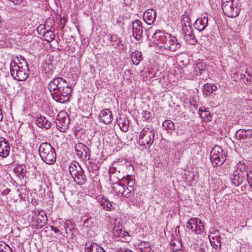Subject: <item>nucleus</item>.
Instances as JSON below:
<instances>
[{
	"label": "nucleus",
	"mask_w": 252,
	"mask_h": 252,
	"mask_svg": "<svg viewBox=\"0 0 252 252\" xmlns=\"http://www.w3.org/2000/svg\"><path fill=\"white\" fill-rule=\"evenodd\" d=\"M182 26L181 35L185 42L190 45H195L197 43L193 32V29L189 17L183 15L181 19Z\"/></svg>",
	"instance_id": "obj_1"
},
{
	"label": "nucleus",
	"mask_w": 252,
	"mask_h": 252,
	"mask_svg": "<svg viewBox=\"0 0 252 252\" xmlns=\"http://www.w3.org/2000/svg\"><path fill=\"white\" fill-rule=\"evenodd\" d=\"M41 159L48 164H53L56 161V154L54 149L48 142L42 143L38 149Z\"/></svg>",
	"instance_id": "obj_2"
},
{
	"label": "nucleus",
	"mask_w": 252,
	"mask_h": 252,
	"mask_svg": "<svg viewBox=\"0 0 252 252\" xmlns=\"http://www.w3.org/2000/svg\"><path fill=\"white\" fill-rule=\"evenodd\" d=\"M23 65L18 66L17 63L12 61L10 63V73L15 80L19 81H25L28 77L29 73V65L27 63L23 62Z\"/></svg>",
	"instance_id": "obj_3"
},
{
	"label": "nucleus",
	"mask_w": 252,
	"mask_h": 252,
	"mask_svg": "<svg viewBox=\"0 0 252 252\" xmlns=\"http://www.w3.org/2000/svg\"><path fill=\"white\" fill-rule=\"evenodd\" d=\"M68 169L71 176L78 185L85 184L87 181L86 176L78 162L74 161L70 163Z\"/></svg>",
	"instance_id": "obj_4"
},
{
	"label": "nucleus",
	"mask_w": 252,
	"mask_h": 252,
	"mask_svg": "<svg viewBox=\"0 0 252 252\" xmlns=\"http://www.w3.org/2000/svg\"><path fill=\"white\" fill-rule=\"evenodd\" d=\"M72 89L69 84L63 86L62 89H59V91L54 94H52V97L56 101L63 103L70 100L71 96Z\"/></svg>",
	"instance_id": "obj_5"
},
{
	"label": "nucleus",
	"mask_w": 252,
	"mask_h": 252,
	"mask_svg": "<svg viewBox=\"0 0 252 252\" xmlns=\"http://www.w3.org/2000/svg\"><path fill=\"white\" fill-rule=\"evenodd\" d=\"M155 133L154 130L146 131L142 129L139 134L138 143L140 146H144L145 149L149 148L154 142Z\"/></svg>",
	"instance_id": "obj_6"
},
{
	"label": "nucleus",
	"mask_w": 252,
	"mask_h": 252,
	"mask_svg": "<svg viewBox=\"0 0 252 252\" xmlns=\"http://www.w3.org/2000/svg\"><path fill=\"white\" fill-rule=\"evenodd\" d=\"M68 84L67 81L61 77H55L49 82L48 85V90L51 95L59 91V89H62L63 86Z\"/></svg>",
	"instance_id": "obj_7"
},
{
	"label": "nucleus",
	"mask_w": 252,
	"mask_h": 252,
	"mask_svg": "<svg viewBox=\"0 0 252 252\" xmlns=\"http://www.w3.org/2000/svg\"><path fill=\"white\" fill-rule=\"evenodd\" d=\"M171 34L165 32L164 31L156 30L152 36L153 42L160 48V45L164 44L168 38H171Z\"/></svg>",
	"instance_id": "obj_8"
},
{
	"label": "nucleus",
	"mask_w": 252,
	"mask_h": 252,
	"mask_svg": "<svg viewBox=\"0 0 252 252\" xmlns=\"http://www.w3.org/2000/svg\"><path fill=\"white\" fill-rule=\"evenodd\" d=\"M77 156L82 160L88 161L90 159L91 150L85 145L78 143L74 147Z\"/></svg>",
	"instance_id": "obj_9"
},
{
	"label": "nucleus",
	"mask_w": 252,
	"mask_h": 252,
	"mask_svg": "<svg viewBox=\"0 0 252 252\" xmlns=\"http://www.w3.org/2000/svg\"><path fill=\"white\" fill-rule=\"evenodd\" d=\"M222 9L225 15L231 18L237 17L240 10L238 7V2L235 0L231 2L230 3L224 4Z\"/></svg>",
	"instance_id": "obj_10"
},
{
	"label": "nucleus",
	"mask_w": 252,
	"mask_h": 252,
	"mask_svg": "<svg viewBox=\"0 0 252 252\" xmlns=\"http://www.w3.org/2000/svg\"><path fill=\"white\" fill-rule=\"evenodd\" d=\"M69 119L68 115L61 112L57 116L56 120V126L61 131L64 132L68 127Z\"/></svg>",
	"instance_id": "obj_11"
},
{
	"label": "nucleus",
	"mask_w": 252,
	"mask_h": 252,
	"mask_svg": "<svg viewBox=\"0 0 252 252\" xmlns=\"http://www.w3.org/2000/svg\"><path fill=\"white\" fill-rule=\"evenodd\" d=\"M186 226L187 228L197 234L201 233L204 229L202 221L201 220L196 218L189 219L187 222Z\"/></svg>",
	"instance_id": "obj_12"
},
{
	"label": "nucleus",
	"mask_w": 252,
	"mask_h": 252,
	"mask_svg": "<svg viewBox=\"0 0 252 252\" xmlns=\"http://www.w3.org/2000/svg\"><path fill=\"white\" fill-rule=\"evenodd\" d=\"M47 222V217L44 211L38 212V215L35 218H32V226L36 229H40L43 227Z\"/></svg>",
	"instance_id": "obj_13"
},
{
	"label": "nucleus",
	"mask_w": 252,
	"mask_h": 252,
	"mask_svg": "<svg viewBox=\"0 0 252 252\" xmlns=\"http://www.w3.org/2000/svg\"><path fill=\"white\" fill-rule=\"evenodd\" d=\"M132 35L134 38L137 40L140 41L142 39L143 27L141 22L139 20H136L132 23Z\"/></svg>",
	"instance_id": "obj_14"
},
{
	"label": "nucleus",
	"mask_w": 252,
	"mask_h": 252,
	"mask_svg": "<svg viewBox=\"0 0 252 252\" xmlns=\"http://www.w3.org/2000/svg\"><path fill=\"white\" fill-rule=\"evenodd\" d=\"M168 39H169L168 40L167 39L164 44L160 45V48L174 52L180 48L181 45L176 37L171 35V38H168Z\"/></svg>",
	"instance_id": "obj_15"
},
{
	"label": "nucleus",
	"mask_w": 252,
	"mask_h": 252,
	"mask_svg": "<svg viewBox=\"0 0 252 252\" xmlns=\"http://www.w3.org/2000/svg\"><path fill=\"white\" fill-rule=\"evenodd\" d=\"M10 152L9 144L7 140L3 137L0 138V157L5 158Z\"/></svg>",
	"instance_id": "obj_16"
},
{
	"label": "nucleus",
	"mask_w": 252,
	"mask_h": 252,
	"mask_svg": "<svg viewBox=\"0 0 252 252\" xmlns=\"http://www.w3.org/2000/svg\"><path fill=\"white\" fill-rule=\"evenodd\" d=\"M100 121L106 125L110 124L113 120V115L109 109H105L102 110L99 114Z\"/></svg>",
	"instance_id": "obj_17"
},
{
	"label": "nucleus",
	"mask_w": 252,
	"mask_h": 252,
	"mask_svg": "<svg viewBox=\"0 0 252 252\" xmlns=\"http://www.w3.org/2000/svg\"><path fill=\"white\" fill-rule=\"evenodd\" d=\"M156 12L153 9H149L143 14V20L148 25H152L156 20Z\"/></svg>",
	"instance_id": "obj_18"
},
{
	"label": "nucleus",
	"mask_w": 252,
	"mask_h": 252,
	"mask_svg": "<svg viewBox=\"0 0 252 252\" xmlns=\"http://www.w3.org/2000/svg\"><path fill=\"white\" fill-rule=\"evenodd\" d=\"M230 179L231 183L235 187H238L243 183L245 180V177L242 174H240L238 170H235L231 174Z\"/></svg>",
	"instance_id": "obj_19"
},
{
	"label": "nucleus",
	"mask_w": 252,
	"mask_h": 252,
	"mask_svg": "<svg viewBox=\"0 0 252 252\" xmlns=\"http://www.w3.org/2000/svg\"><path fill=\"white\" fill-rule=\"evenodd\" d=\"M208 24V18L204 16L197 19L194 24V28L198 31L201 32L203 31Z\"/></svg>",
	"instance_id": "obj_20"
},
{
	"label": "nucleus",
	"mask_w": 252,
	"mask_h": 252,
	"mask_svg": "<svg viewBox=\"0 0 252 252\" xmlns=\"http://www.w3.org/2000/svg\"><path fill=\"white\" fill-rule=\"evenodd\" d=\"M36 124L39 127L46 129H49L51 125V122L41 115L37 116Z\"/></svg>",
	"instance_id": "obj_21"
},
{
	"label": "nucleus",
	"mask_w": 252,
	"mask_h": 252,
	"mask_svg": "<svg viewBox=\"0 0 252 252\" xmlns=\"http://www.w3.org/2000/svg\"><path fill=\"white\" fill-rule=\"evenodd\" d=\"M117 123L122 131L126 132L128 130L129 121L126 116L124 115L120 116L119 119H117Z\"/></svg>",
	"instance_id": "obj_22"
},
{
	"label": "nucleus",
	"mask_w": 252,
	"mask_h": 252,
	"mask_svg": "<svg viewBox=\"0 0 252 252\" xmlns=\"http://www.w3.org/2000/svg\"><path fill=\"white\" fill-rule=\"evenodd\" d=\"M112 232L114 235L117 237H125L128 236V232L124 230L122 225H117L115 224L113 228Z\"/></svg>",
	"instance_id": "obj_23"
},
{
	"label": "nucleus",
	"mask_w": 252,
	"mask_h": 252,
	"mask_svg": "<svg viewBox=\"0 0 252 252\" xmlns=\"http://www.w3.org/2000/svg\"><path fill=\"white\" fill-rule=\"evenodd\" d=\"M124 179V177H118V181L113 183L112 185V188L114 191L118 195H122L125 191V186L120 183V180Z\"/></svg>",
	"instance_id": "obj_24"
},
{
	"label": "nucleus",
	"mask_w": 252,
	"mask_h": 252,
	"mask_svg": "<svg viewBox=\"0 0 252 252\" xmlns=\"http://www.w3.org/2000/svg\"><path fill=\"white\" fill-rule=\"evenodd\" d=\"M130 57L132 63L134 64L137 65L140 63L141 61L142 60V52L137 50L132 52L131 54Z\"/></svg>",
	"instance_id": "obj_25"
},
{
	"label": "nucleus",
	"mask_w": 252,
	"mask_h": 252,
	"mask_svg": "<svg viewBox=\"0 0 252 252\" xmlns=\"http://www.w3.org/2000/svg\"><path fill=\"white\" fill-rule=\"evenodd\" d=\"M199 114L200 118L205 122L211 121L212 117L211 113L207 111L205 107H200L199 109Z\"/></svg>",
	"instance_id": "obj_26"
},
{
	"label": "nucleus",
	"mask_w": 252,
	"mask_h": 252,
	"mask_svg": "<svg viewBox=\"0 0 252 252\" xmlns=\"http://www.w3.org/2000/svg\"><path fill=\"white\" fill-rule=\"evenodd\" d=\"M206 71V64L203 62L197 63L194 67V74L197 75H201Z\"/></svg>",
	"instance_id": "obj_27"
},
{
	"label": "nucleus",
	"mask_w": 252,
	"mask_h": 252,
	"mask_svg": "<svg viewBox=\"0 0 252 252\" xmlns=\"http://www.w3.org/2000/svg\"><path fill=\"white\" fill-rule=\"evenodd\" d=\"M14 171L20 179H23L27 173L26 166L24 164L17 165L14 169Z\"/></svg>",
	"instance_id": "obj_28"
},
{
	"label": "nucleus",
	"mask_w": 252,
	"mask_h": 252,
	"mask_svg": "<svg viewBox=\"0 0 252 252\" xmlns=\"http://www.w3.org/2000/svg\"><path fill=\"white\" fill-rule=\"evenodd\" d=\"M163 128L169 133H173L175 130V124L170 120H165L162 123Z\"/></svg>",
	"instance_id": "obj_29"
},
{
	"label": "nucleus",
	"mask_w": 252,
	"mask_h": 252,
	"mask_svg": "<svg viewBox=\"0 0 252 252\" xmlns=\"http://www.w3.org/2000/svg\"><path fill=\"white\" fill-rule=\"evenodd\" d=\"M114 205V203L109 201L108 199L105 198H102L101 205L103 209L107 211H111L115 208Z\"/></svg>",
	"instance_id": "obj_30"
},
{
	"label": "nucleus",
	"mask_w": 252,
	"mask_h": 252,
	"mask_svg": "<svg viewBox=\"0 0 252 252\" xmlns=\"http://www.w3.org/2000/svg\"><path fill=\"white\" fill-rule=\"evenodd\" d=\"M106 37L108 40H109V45L114 46V44L113 42H114L117 46H119L121 43L120 39L118 38V35L116 34H109L106 35Z\"/></svg>",
	"instance_id": "obj_31"
},
{
	"label": "nucleus",
	"mask_w": 252,
	"mask_h": 252,
	"mask_svg": "<svg viewBox=\"0 0 252 252\" xmlns=\"http://www.w3.org/2000/svg\"><path fill=\"white\" fill-rule=\"evenodd\" d=\"M210 158L214 167L220 166L224 163V158H220V156H217L216 158H215V157L210 156Z\"/></svg>",
	"instance_id": "obj_32"
},
{
	"label": "nucleus",
	"mask_w": 252,
	"mask_h": 252,
	"mask_svg": "<svg viewBox=\"0 0 252 252\" xmlns=\"http://www.w3.org/2000/svg\"><path fill=\"white\" fill-rule=\"evenodd\" d=\"M210 242L211 243V246L215 249L218 248V247L220 249L221 248V241H220V237L216 236V238L214 237L212 238H209Z\"/></svg>",
	"instance_id": "obj_33"
},
{
	"label": "nucleus",
	"mask_w": 252,
	"mask_h": 252,
	"mask_svg": "<svg viewBox=\"0 0 252 252\" xmlns=\"http://www.w3.org/2000/svg\"><path fill=\"white\" fill-rule=\"evenodd\" d=\"M86 252H106L100 246L96 244H92L88 247L87 251Z\"/></svg>",
	"instance_id": "obj_34"
},
{
	"label": "nucleus",
	"mask_w": 252,
	"mask_h": 252,
	"mask_svg": "<svg viewBox=\"0 0 252 252\" xmlns=\"http://www.w3.org/2000/svg\"><path fill=\"white\" fill-rule=\"evenodd\" d=\"M64 228L66 233H68V231H71L72 233L77 231L75 229L73 222L70 220H66L64 223Z\"/></svg>",
	"instance_id": "obj_35"
},
{
	"label": "nucleus",
	"mask_w": 252,
	"mask_h": 252,
	"mask_svg": "<svg viewBox=\"0 0 252 252\" xmlns=\"http://www.w3.org/2000/svg\"><path fill=\"white\" fill-rule=\"evenodd\" d=\"M134 190H132L131 188L125 187V191L122 193L121 196L130 199L132 197H133L134 195Z\"/></svg>",
	"instance_id": "obj_36"
},
{
	"label": "nucleus",
	"mask_w": 252,
	"mask_h": 252,
	"mask_svg": "<svg viewBox=\"0 0 252 252\" xmlns=\"http://www.w3.org/2000/svg\"><path fill=\"white\" fill-rule=\"evenodd\" d=\"M113 170H114V169L113 168V167L109 170V174H110L109 180L112 184L113 183H115L116 182H117L118 181V177H119L117 175V169H115V171H112ZM120 177H122L120 176ZM123 177L124 178V176Z\"/></svg>",
	"instance_id": "obj_37"
},
{
	"label": "nucleus",
	"mask_w": 252,
	"mask_h": 252,
	"mask_svg": "<svg viewBox=\"0 0 252 252\" xmlns=\"http://www.w3.org/2000/svg\"><path fill=\"white\" fill-rule=\"evenodd\" d=\"M222 149L218 145H215L212 149L210 156L215 157V158L217 156H220V154L222 153Z\"/></svg>",
	"instance_id": "obj_38"
},
{
	"label": "nucleus",
	"mask_w": 252,
	"mask_h": 252,
	"mask_svg": "<svg viewBox=\"0 0 252 252\" xmlns=\"http://www.w3.org/2000/svg\"><path fill=\"white\" fill-rule=\"evenodd\" d=\"M43 36L45 38V40L48 42H51L55 38V34L53 31H48L44 32Z\"/></svg>",
	"instance_id": "obj_39"
},
{
	"label": "nucleus",
	"mask_w": 252,
	"mask_h": 252,
	"mask_svg": "<svg viewBox=\"0 0 252 252\" xmlns=\"http://www.w3.org/2000/svg\"><path fill=\"white\" fill-rule=\"evenodd\" d=\"M246 129H240L235 133V138L239 140H245Z\"/></svg>",
	"instance_id": "obj_40"
},
{
	"label": "nucleus",
	"mask_w": 252,
	"mask_h": 252,
	"mask_svg": "<svg viewBox=\"0 0 252 252\" xmlns=\"http://www.w3.org/2000/svg\"><path fill=\"white\" fill-rule=\"evenodd\" d=\"M127 181V188H131L132 190L135 189V180L132 179L130 176H127L126 178Z\"/></svg>",
	"instance_id": "obj_41"
},
{
	"label": "nucleus",
	"mask_w": 252,
	"mask_h": 252,
	"mask_svg": "<svg viewBox=\"0 0 252 252\" xmlns=\"http://www.w3.org/2000/svg\"><path fill=\"white\" fill-rule=\"evenodd\" d=\"M170 244L171 248L173 252H177L181 249V244L179 241L172 242Z\"/></svg>",
	"instance_id": "obj_42"
},
{
	"label": "nucleus",
	"mask_w": 252,
	"mask_h": 252,
	"mask_svg": "<svg viewBox=\"0 0 252 252\" xmlns=\"http://www.w3.org/2000/svg\"><path fill=\"white\" fill-rule=\"evenodd\" d=\"M126 163V160L125 159H117L116 161H114L112 164V167L114 169H117L118 166L120 165H123Z\"/></svg>",
	"instance_id": "obj_43"
},
{
	"label": "nucleus",
	"mask_w": 252,
	"mask_h": 252,
	"mask_svg": "<svg viewBox=\"0 0 252 252\" xmlns=\"http://www.w3.org/2000/svg\"><path fill=\"white\" fill-rule=\"evenodd\" d=\"M211 84H205L203 86V94L206 95H209L212 94V91H211Z\"/></svg>",
	"instance_id": "obj_44"
},
{
	"label": "nucleus",
	"mask_w": 252,
	"mask_h": 252,
	"mask_svg": "<svg viewBox=\"0 0 252 252\" xmlns=\"http://www.w3.org/2000/svg\"><path fill=\"white\" fill-rule=\"evenodd\" d=\"M185 125L181 124L180 126H178L177 128L176 133L178 136L182 135L185 134L186 132L185 129Z\"/></svg>",
	"instance_id": "obj_45"
},
{
	"label": "nucleus",
	"mask_w": 252,
	"mask_h": 252,
	"mask_svg": "<svg viewBox=\"0 0 252 252\" xmlns=\"http://www.w3.org/2000/svg\"><path fill=\"white\" fill-rule=\"evenodd\" d=\"M237 168L238 170L242 172L246 171L248 168V166L244 162L240 161L237 164Z\"/></svg>",
	"instance_id": "obj_46"
},
{
	"label": "nucleus",
	"mask_w": 252,
	"mask_h": 252,
	"mask_svg": "<svg viewBox=\"0 0 252 252\" xmlns=\"http://www.w3.org/2000/svg\"><path fill=\"white\" fill-rule=\"evenodd\" d=\"M0 252H12V250L11 248L6 245L5 243L0 245Z\"/></svg>",
	"instance_id": "obj_47"
},
{
	"label": "nucleus",
	"mask_w": 252,
	"mask_h": 252,
	"mask_svg": "<svg viewBox=\"0 0 252 252\" xmlns=\"http://www.w3.org/2000/svg\"><path fill=\"white\" fill-rule=\"evenodd\" d=\"M151 115L152 114L150 112L147 111L146 110L143 111L142 113L143 119L148 122H151L152 120Z\"/></svg>",
	"instance_id": "obj_48"
},
{
	"label": "nucleus",
	"mask_w": 252,
	"mask_h": 252,
	"mask_svg": "<svg viewBox=\"0 0 252 252\" xmlns=\"http://www.w3.org/2000/svg\"><path fill=\"white\" fill-rule=\"evenodd\" d=\"M246 176L247 181L252 188V171L248 172Z\"/></svg>",
	"instance_id": "obj_49"
},
{
	"label": "nucleus",
	"mask_w": 252,
	"mask_h": 252,
	"mask_svg": "<svg viewBox=\"0 0 252 252\" xmlns=\"http://www.w3.org/2000/svg\"><path fill=\"white\" fill-rule=\"evenodd\" d=\"M154 32L153 29L152 27H150V28L145 30V35L147 36V40L149 41H151L152 39L150 38V34L153 33Z\"/></svg>",
	"instance_id": "obj_50"
},
{
	"label": "nucleus",
	"mask_w": 252,
	"mask_h": 252,
	"mask_svg": "<svg viewBox=\"0 0 252 252\" xmlns=\"http://www.w3.org/2000/svg\"><path fill=\"white\" fill-rule=\"evenodd\" d=\"M37 31L39 34L43 35L44 32H46L45 31V26L43 25H39L37 28Z\"/></svg>",
	"instance_id": "obj_51"
},
{
	"label": "nucleus",
	"mask_w": 252,
	"mask_h": 252,
	"mask_svg": "<svg viewBox=\"0 0 252 252\" xmlns=\"http://www.w3.org/2000/svg\"><path fill=\"white\" fill-rule=\"evenodd\" d=\"M252 138V129H246L245 139Z\"/></svg>",
	"instance_id": "obj_52"
},
{
	"label": "nucleus",
	"mask_w": 252,
	"mask_h": 252,
	"mask_svg": "<svg viewBox=\"0 0 252 252\" xmlns=\"http://www.w3.org/2000/svg\"><path fill=\"white\" fill-rule=\"evenodd\" d=\"M141 249L142 250L141 252H154V251L151 249L150 245L145 248L143 247Z\"/></svg>",
	"instance_id": "obj_53"
},
{
	"label": "nucleus",
	"mask_w": 252,
	"mask_h": 252,
	"mask_svg": "<svg viewBox=\"0 0 252 252\" xmlns=\"http://www.w3.org/2000/svg\"><path fill=\"white\" fill-rule=\"evenodd\" d=\"M149 244L148 243H147L145 242H142L140 244H138V248L140 250V252H141V248H143V247H146L148 246Z\"/></svg>",
	"instance_id": "obj_54"
},
{
	"label": "nucleus",
	"mask_w": 252,
	"mask_h": 252,
	"mask_svg": "<svg viewBox=\"0 0 252 252\" xmlns=\"http://www.w3.org/2000/svg\"><path fill=\"white\" fill-rule=\"evenodd\" d=\"M51 66H52L50 65L49 63H45L43 65V68L45 71V73L49 72L51 70V68H50Z\"/></svg>",
	"instance_id": "obj_55"
},
{
	"label": "nucleus",
	"mask_w": 252,
	"mask_h": 252,
	"mask_svg": "<svg viewBox=\"0 0 252 252\" xmlns=\"http://www.w3.org/2000/svg\"><path fill=\"white\" fill-rule=\"evenodd\" d=\"M18 62H19L18 63H17V65L18 66H19V67H20V65H21V66L23 65H22L23 64H22L23 63V62H25V63H27L26 61V60H25V59L23 57H22L21 56H20V59H18Z\"/></svg>",
	"instance_id": "obj_56"
},
{
	"label": "nucleus",
	"mask_w": 252,
	"mask_h": 252,
	"mask_svg": "<svg viewBox=\"0 0 252 252\" xmlns=\"http://www.w3.org/2000/svg\"><path fill=\"white\" fill-rule=\"evenodd\" d=\"M51 230L53 231L56 233H60V234H62V233L60 232L59 229L54 226H51Z\"/></svg>",
	"instance_id": "obj_57"
},
{
	"label": "nucleus",
	"mask_w": 252,
	"mask_h": 252,
	"mask_svg": "<svg viewBox=\"0 0 252 252\" xmlns=\"http://www.w3.org/2000/svg\"><path fill=\"white\" fill-rule=\"evenodd\" d=\"M234 0H221L222 8L224 7V4H227V3H230L231 2Z\"/></svg>",
	"instance_id": "obj_58"
},
{
	"label": "nucleus",
	"mask_w": 252,
	"mask_h": 252,
	"mask_svg": "<svg viewBox=\"0 0 252 252\" xmlns=\"http://www.w3.org/2000/svg\"><path fill=\"white\" fill-rule=\"evenodd\" d=\"M118 252H134L128 249H120Z\"/></svg>",
	"instance_id": "obj_59"
},
{
	"label": "nucleus",
	"mask_w": 252,
	"mask_h": 252,
	"mask_svg": "<svg viewBox=\"0 0 252 252\" xmlns=\"http://www.w3.org/2000/svg\"><path fill=\"white\" fill-rule=\"evenodd\" d=\"M226 155L225 153L222 150V153L220 154V157L223 158H224V162L226 160Z\"/></svg>",
	"instance_id": "obj_60"
},
{
	"label": "nucleus",
	"mask_w": 252,
	"mask_h": 252,
	"mask_svg": "<svg viewBox=\"0 0 252 252\" xmlns=\"http://www.w3.org/2000/svg\"><path fill=\"white\" fill-rule=\"evenodd\" d=\"M211 91H212V93L213 92V91H216L217 89L216 85L213 84H211Z\"/></svg>",
	"instance_id": "obj_61"
},
{
	"label": "nucleus",
	"mask_w": 252,
	"mask_h": 252,
	"mask_svg": "<svg viewBox=\"0 0 252 252\" xmlns=\"http://www.w3.org/2000/svg\"><path fill=\"white\" fill-rule=\"evenodd\" d=\"M206 247H201V248L199 250L200 252H207V251L206 250Z\"/></svg>",
	"instance_id": "obj_62"
},
{
	"label": "nucleus",
	"mask_w": 252,
	"mask_h": 252,
	"mask_svg": "<svg viewBox=\"0 0 252 252\" xmlns=\"http://www.w3.org/2000/svg\"><path fill=\"white\" fill-rule=\"evenodd\" d=\"M125 74L126 76H129L131 74V72L129 69H126L125 71Z\"/></svg>",
	"instance_id": "obj_63"
},
{
	"label": "nucleus",
	"mask_w": 252,
	"mask_h": 252,
	"mask_svg": "<svg viewBox=\"0 0 252 252\" xmlns=\"http://www.w3.org/2000/svg\"><path fill=\"white\" fill-rule=\"evenodd\" d=\"M10 191V189H5L3 192L4 193L7 194L9 193V192Z\"/></svg>",
	"instance_id": "obj_64"
}]
</instances>
